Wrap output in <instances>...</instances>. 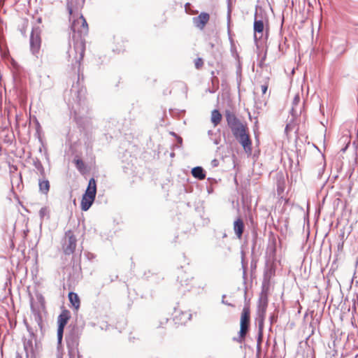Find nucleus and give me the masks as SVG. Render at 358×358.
I'll return each mask as SVG.
<instances>
[{
    "label": "nucleus",
    "instance_id": "f257e3e1",
    "mask_svg": "<svg viewBox=\"0 0 358 358\" xmlns=\"http://www.w3.org/2000/svg\"><path fill=\"white\" fill-rule=\"evenodd\" d=\"M85 0H67L66 7L71 15V29L73 32V46L69 43L67 51L69 62H71L73 69L79 67L80 62L83 59L85 52V43L82 38L88 33V24L86 20L79 11L83 7Z\"/></svg>",
    "mask_w": 358,
    "mask_h": 358
},
{
    "label": "nucleus",
    "instance_id": "f03ea898",
    "mask_svg": "<svg viewBox=\"0 0 358 358\" xmlns=\"http://www.w3.org/2000/svg\"><path fill=\"white\" fill-rule=\"evenodd\" d=\"M76 86L73 85L71 89V93H74L77 94V103L76 106H73V109L74 110L75 115L78 117H82L84 116L88 110V107L85 104V90L81 88L78 90H76Z\"/></svg>",
    "mask_w": 358,
    "mask_h": 358
},
{
    "label": "nucleus",
    "instance_id": "7ed1b4c3",
    "mask_svg": "<svg viewBox=\"0 0 358 358\" xmlns=\"http://www.w3.org/2000/svg\"><path fill=\"white\" fill-rule=\"evenodd\" d=\"M41 29L38 27H33L30 38H29V43H30V50L31 53L35 55L36 57H38V55L39 54L41 45Z\"/></svg>",
    "mask_w": 358,
    "mask_h": 358
},
{
    "label": "nucleus",
    "instance_id": "20e7f679",
    "mask_svg": "<svg viewBox=\"0 0 358 358\" xmlns=\"http://www.w3.org/2000/svg\"><path fill=\"white\" fill-rule=\"evenodd\" d=\"M250 327V309L244 307L241 313L240 322L239 338L237 341L242 343L249 330Z\"/></svg>",
    "mask_w": 358,
    "mask_h": 358
},
{
    "label": "nucleus",
    "instance_id": "39448f33",
    "mask_svg": "<svg viewBox=\"0 0 358 358\" xmlns=\"http://www.w3.org/2000/svg\"><path fill=\"white\" fill-rule=\"evenodd\" d=\"M76 242L77 240L73 233L71 230L67 231L62 241V249L65 255H69L74 252Z\"/></svg>",
    "mask_w": 358,
    "mask_h": 358
},
{
    "label": "nucleus",
    "instance_id": "423d86ee",
    "mask_svg": "<svg viewBox=\"0 0 358 358\" xmlns=\"http://www.w3.org/2000/svg\"><path fill=\"white\" fill-rule=\"evenodd\" d=\"M80 335V329L76 327H73L66 335V340L69 352L78 350Z\"/></svg>",
    "mask_w": 358,
    "mask_h": 358
},
{
    "label": "nucleus",
    "instance_id": "0eeeda50",
    "mask_svg": "<svg viewBox=\"0 0 358 358\" xmlns=\"http://www.w3.org/2000/svg\"><path fill=\"white\" fill-rule=\"evenodd\" d=\"M267 306H268L267 295L266 294H262V295L259 299L258 306H257L258 326L264 325Z\"/></svg>",
    "mask_w": 358,
    "mask_h": 358
},
{
    "label": "nucleus",
    "instance_id": "6e6552de",
    "mask_svg": "<svg viewBox=\"0 0 358 358\" xmlns=\"http://www.w3.org/2000/svg\"><path fill=\"white\" fill-rule=\"evenodd\" d=\"M238 143L242 145L243 148L247 153L252 152V141L250 138L248 132L240 134L235 138Z\"/></svg>",
    "mask_w": 358,
    "mask_h": 358
},
{
    "label": "nucleus",
    "instance_id": "1a4fd4ad",
    "mask_svg": "<svg viewBox=\"0 0 358 358\" xmlns=\"http://www.w3.org/2000/svg\"><path fill=\"white\" fill-rule=\"evenodd\" d=\"M210 20V15L208 13L202 12L197 17H194L192 18V22L194 25L199 29L200 30H203Z\"/></svg>",
    "mask_w": 358,
    "mask_h": 358
},
{
    "label": "nucleus",
    "instance_id": "9d476101",
    "mask_svg": "<svg viewBox=\"0 0 358 358\" xmlns=\"http://www.w3.org/2000/svg\"><path fill=\"white\" fill-rule=\"evenodd\" d=\"M264 28V25L263 21L257 19V13H255L254 21V40L255 42H257V41L262 38Z\"/></svg>",
    "mask_w": 358,
    "mask_h": 358
},
{
    "label": "nucleus",
    "instance_id": "9b49d317",
    "mask_svg": "<svg viewBox=\"0 0 358 358\" xmlns=\"http://www.w3.org/2000/svg\"><path fill=\"white\" fill-rule=\"evenodd\" d=\"M96 180L94 178H92L90 179L88 185L87 187V189L85 190V194L83 196H86L87 197H96Z\"/></svg>",
    "mask_w": 358,
    "mask_h": 358
},
{
    "label": "nucleus",
    "instance_id": "f8f14e48",
    "mask_svg": "<svg viewBox=\"0 0 358 358\" xmlns=\"http://www.w3.org/2000/svg\"><path fill=\"white\" fill-rule=\"evenodd\" d=\"M245 229V224L241 217L237 218L234 222V231L238 238H241Z\"/></svg>",
    "mask_w": 358,
    "mask_h": 358
},
{
    "label": "nucleus",
    "instance_id": "ddd939ff",
    "mask_svg": "<svg viewBox=\"0 0 358 358\" xmlns=\"http://www.w3.org/2000/svg\"><path fill=\"white\" fill-rule=\"evenodd\" d=\"M50 182L48 179L45 178V177H42L41 178L38 179V188L39 192L42 194H48L49 190H50Z\"/></svg>",
    "mask_w": 358,
    "mask_h": 358
},
{
    "label": "nucleus",
    "instance_id": "4468645a",
    "mask_svg": "<svg viewBox=\"0 0 358 358\" xmlns=\"http://www.w3.org/2000/svg\"><path fill=\"white\" fill-rule=\"evenodd\" d=\"M70 312L67 310H64L58 316L57 323L58 327L64 328L70 319Z\"/></svg>",
    "mask_w": 358,
    "mask_h": 358
},
{
    "label": "nucleus",
    "instance_id": "2eb2a0df",
    "mask_svg": "<svg viewBox=\"0 0 358 358\" xmlns=\"http://www.w3.org/2000/svg\"><path fill=\"white\" fill-rule=\"evenodd\" d=\"M95 198L93 197H87L86 196L83 195V198L81 200V209L83 211H87L92 206L94 203Z\"/></svg>",
    "mask_w": 358,
    "mask_h": 358
},
{
    "label": "nucleus",
    "instance_id": "dca6fc26",
    "mask_svg": "<svg viewBox=\"0 0 358 358\" xmlns=\"http://www.w3.org/2000/svg\"><path fill=\"white\" fill-rule=\"evenodd\" d=\"M224 116L227 122L228 127L231 124L238 122L240 120L236 116V115L229 110H226Z\"/></svg>",
    "mask_w": 358,
    "mask_h": 358
},
{
    "label": "nucleus",
    "instance_id": "f3484780",
    "mask_svg": "<svg viewBox=\"0 0 358 358\" xmlns=\"http://www.w3.org/2000/svg\"><path fill=\"white\" fill-rule=\"evenodd\" d=\"M192 175L199 180H203L206 178L204 169L201 166H196L192 169Z\"/></svg>",
    "mask_w": 358,
    "mask_h": 358
},
{
    "label": "nucleus",
    "instance_id": "a211bd4d",
    "mask_svg": "<svg viewBox=\"0 0 358 358\" xmlns=\"http://www.w3.org/2000/svg\"><path fill=\"white\" fill-rule=\"evenodd\" d=\"M69 301L72 304L73 307L76 310H78V308H80V303L78 295L75 292H71L69 294Z\"/></svg>",
    "mask_w": 358,
    "mask_h": 358
},
{
    "label": "nucleus",
    "instance_id": "6ab92c4d",
    "mask_svg": "<svg viewBox=\"0 0 358 358\" xmlns=\"http://www.w3.org/2000/svg\"><path fill=\"white\" fill-rule=\"evenodd\" d=\"M210 120L214 127L217 126L220 123L222 120V114L220 113L218 110L214 109L211 112Z\"/></svg>",
    "mask_w": 358,
    "mask_h": 358
},
{
    "label": "nucleus",
    "instance_id": "aec40b11",
    "mask_svg": "<svg viewBox=\"0 0 358 358\" xmlns=\"http://www.w3.org/2000/svg\"><path fill=\"white\" fill-rule=\"evenodd\" d=\"M334 50L336 52L338 56H341L343 54H344L347 50L346 46L347 43L344 41H340V43L338 45L334 44Z\"/></svg>",
    "mask_w": 358,
    "mask_h": 358
},
{
    "label": "nucleus",
    "instance_id": "412c9836",
    "mask_svg": "<svg viewBox=\"0 0 358 358\" xmlns=\"http://www.w3.org/2000/svg\"><path fill=\"white\" fill-rule=\"evenodd\" d=\"M300 102V96L299 94H296L292 101V106L291 109V113L293 116H296L299 114V112L296 109V106L299 105ZM301 113V110L299 111Z\"/></svg>",
    "mask_w": 358,
    "mask_h": 358
},
{
    "label": "nucleus",
    "instance_id": "4be33fe9",
    "mask_svg": "<svg viewBox=\"0 0 358 358\" xmlns=\"http://www.w3.org/2000/svg\"><path fill=\"white\" fill-rule=\"evenodd\" d=\"M33 165L36 168V169L38 171L40 176L41 177L45 176V172L43 164L41 161L38 158H35L33 159Z\"/></svg>",
    "mask_w": 358,
    "mask_h": 358
},
{
    "label": "nucleus",
    "instance_id": "5701e85b",
    "mask_svg": "<svg viewBox=\"0 0 358 358\" xmlns=\"http://www.w3.org/2000/svg\"><path fill=\"white\" fill-rule=\"evenodd\" d=\"M31 313L34 315L35 321L38 324H40L42 321V317L41 315L40 310L38 309H37L32 303H31Z\"/></svg>",
    "mask_w": 358,
    "mask_h": 358
},
{
    "label": "nucleus",
    "instance_id": "b1692460",
    "mask_svg": "<svg viewBox=\"0 0 358 358\" xmlns=\"http://www.w3.org/2000/svg\"><path fill=\"white\" fill-rule=\"evenodd\" d=\"M263 329H264V325L263 326H258V336H257V350L259 351L261 350V345L263 339Z\"/></svg>",
    "mask_w": 358,
    "mask_h": 358
},
{
    "label": "nucleus",
    "instance_id": "393cba45",
    "mask_svg": "<svg viewBox=\"0 0 358 358\" xmlns=\"http://www.w3.org/2000/svg\"><path fill=\"white\" fill-rule=\"evenodd\" d=\"M192 315L188 312H182L181 313V317L180 319V322L178 323L181 324H185L189 320H191ZM176 323H178L176 321Z\"/></svg>",
    "mask_w": 358,
    "mask_h": 358
},
{
    "label": "nucleus",
    "instance_id": "a878e982",
    "mask_svg": "<svg viewBox=\"0 0 358 358\" xmlns=\"http://www.w3.org/2000/svg\"><path fill=\"white\" fill-rule=\"evenodd\" d=\"M248 132V128L245 124H243L239 128H237L235 131L232 132L234 136L236 138L240 134H243L244 133Z\"/></svg>",
    "mask_w": 358,
    "mask_h": 358
},
{
    "label": "nucleus",
    "instance_id": "bb28decb",
    "mask_svg": "<svg viewBox=\"0 0 358 358\" xmlns=\"http://www.w3.org/2000/svg\"><path fill=\"white\" fill-rule=\"evenodd\" d=\"M39 217L41 220H43L45 217L49 218V210L47 207H43L39 210Z\"/></svg>",
    "mask_w": 358,
    "mask_h": 358
},
{
    "label": "nucleus",
    "instance_id": "cd10ccee",
    "mask_svg": "<svg viewBox=\"0 0 358 358\" xmlns=\"http://www.w3.org/2000/svg\"><path fill=\"white\" fill-rule=\"evenodd\" d=\"M64 329L63 327H58L57 328V342L59 344L62 343V338H63V334H64Z\"/></svg>",
    "mask_w": 358,
    "mask_h": 358
},
{
    "label": "nucleus",
    "instance_id": "c85d7f7f",
    "mask_svg": "<svg viewBox=\"0 0 358 358\" xmlns=\"http://www.w3.org/2000/svg\"><path fill=\"white\" fill-rule=\"evenodd\" d=\"M243 124L239 120L238 122L236 123H234L233 124H231V126H229V127L230 128L231 132H233L234 131H235L237 128H239L241 126H242Z\"/></svg>",
    "mask_w": 358,
    "mask_h": 358
},
{
    "label": "nucleus",
    "instance_id": "c756f323",
    "mask_svg": "<svg viewBox=\"0 0 358 358\" xmlns=\"http://www.w3.org/2000/svg\"><path fill=\"white\" fill-rule=\"evenodd\" d=\"M203 60L201 58H197L195 60L194 65H195L196 69H199L203 66Z\"/></svg>",
    "mask_w": 358,
    "mask_h": 358
},
{
    "label": "nucleus",
    "instance_id": "7c9ffc66",
    "mask_svg": "<svg viewBox=\"0 0 358 358\" xmlns=\"http://www.w3.org/2000/svg\"><path fill=\"white\" fill-rule=\"evenodd\" d=\"M69 358H81L80 355H79V351H70L69 352Z\"/></svg>",
    "mask_w": 358,
    "mask_h": 358
},
{
    "label": "nucleus",
    "instance_id": "2f4dec72",
    "mask_svg": "<svg viewBox=\"0 0 358 358\" xmlns=\"http://www.w3.org/2000/svg\"><path fill=\"white\" fill-rule=\"evenodd\" d=\"M269 320H270L271 324H273L274 322H275L277 321V316L275 315L274 314L271 315L269 317Z\"/></svg>",
    "mask_w": 358,
    "mask_h": 358
},
{
    "label": "nucleus",
    "instance_id": "473e14b6",
    "mask_svg": "<svg viewBox=\"0 0 358 358\" xmlns=\"http://www.w3.org/2000/svg\"><path fill=\"white\" fill-rule=\"evenodd\" d=\"M268 90V85L264 84L261 85V90L263 94H266Z\"/></svg>",
    "mask_w": 358,
    "mask_h": 358
},
{
    "label": "nucleus",
    "instance_id": "72a5a7b5",
    "mask_svg": "<svg viewBox=\"0 0 358 358\" xmlns=\"http://www.w3.org/2000/svg\"><path fill=\"white\" fill-rule=\"evenodd\" d=\"M219 165V161L216 159H214L211 161L212 167H217Z\"/></svg>",
    "mask_w": 358,
    "mask_h": 358
},
{
    "label": "nucleus",
    "instance_id": "f704fd0d",
    "mask_svg": "<svg viewBox=\"0 0 358 358\" xmlns=\"http://www.w3.org/2000/svg\"><path fill=\"white\" fill-rule=\"evenodd\" d=\"M36 133H39V131L41 129V125L37 120H36Z\"/></svg>",
    "mask_w": 358,
    "mask_h": 358
},
{
    "label": "nucleus",
    "instance_id": "c9c22d12",
    "mask_svg": "<svg viewBox=\"0 0 358 358\" xmlns=\"http://www.w3.org/2000/svg\"><path fill=\"white\" fill-rule=\"evenodd\" d=\"M228 35H229V41H230L231 43L232 44L234 41H233V39L231 36V31H230L229 27H228Z\"/></svg>",
    "mask_w": 358,
    "mask_h": 358
},
{
    "label": "nucleus",
    "instance_id": "e433bc0d",
    "mask_svg": "<svg viewBox=\"0 0 358 358\" xmlns=\"http://www.w3.org/2000/svg\"><path fill=\"white\" fill-rule=\"evenodd\" d=\"M182 139L181 137L178 136V142L181 145L182 144Z\"/></svg>",
    "mask_w": 358,
    "mask_h": 358
},
{
    "label": "nucleus",
    "instance_id": "4c0bfd02",
    "mask_svg": "<svg viewBox=\"0 0 358 358\" xmlns=\"http://www.w3.org/2000/svg\"><path fill=\"white\" fill-rule=\"evenodd\" d=\"M76 164H77L78 165H80V164H83V162H82L81 160H80V159H78V160L76 161Z\"/></svg>",
    "mask_w": 358,
    "mask_h": 358
},
{
    "label": "nucleus",
    "instance_id": "58836bf2",
    "mask_svg": "<svg viewBox=\"0 0 358 358\" xmlns=\"http://www.w3.org/2000/svg\"><path fill=\"white\" fill-rule=\"evenodd\" d=\"M206 285V284H203L202 286H200L199 288L201 289V290H203Z\"/></svg>",
    "mask_w": 358,
    "mask_h": 358
},
{
    "label": "nucleus",
    "instance_id": "ea45409f",
    "mask_svg": "<svg viewBox=\"0 0 358 358\" xmlns=\"http://www.w3.org/2000/svg\"><path fill=\"white\" fill-rule=\"evenodd\" d=\"M208 134L209 136L213 135V131H212V130H209V131H208Z\"/></svg>",
    "mask_w": 358,
    "mask_h": 358
},
{
    "label": "nucleus",
    "instance_id": "a19ab883",
    "mask_svg": "<svg viewBox=\"0 0 358 358\" xmlns=\"http://www.w3.org/2000/svg\"><path fill=\"white\" fill-rule=\"evenodd\" d=\"M222 303H224V304H227V305H228V306H229V305H230V303H227V302H226V301H224V299H222Z\"/></svg>",
    "mask_w": 358,
    "mask_h": 358
},
{
    "label": "nucleus",
    "instance_id": "79ce46f5",
    "mask_svg": "<svg viewBox=\"0 0 358 358\" xmlns=\"http://www.w3.org/2000/svg\"><path fill=\"white\" fill-rule=\"evenodd\" d=\"M230 10L229 9V11H228V18L229 20L230 19Z\"/></svg>",
    "mask_w": 358,
    "mask_h": 358
},
{
    "label": "nucleus",
    "instance_id": "37998d69",
    "mask_svg": "<svg viewBox=\"0 0 358 358\" xmlns=\"http://www.w3.org/2000/svg\"><path fill=\"white\" fill-rule=\"evenodd\" d=\"M210 47H211L212 48L214 47L213 43H210Z\"/></svg>",
    "mask_w": 358,
    "mask_h": 358
},
{
    "label": "nucleus",
    "instance_id": "c03bdc74",
    "mask_svg": "<svg viewBox=\"0 0 358 358\" xmlns=\"http://www.w3.org/2000/svg\"><path fill=\"white\" fill-rule=\"evenodd\" d=\"M57 358H62V355H60L59 354L57 355Z\"/></svg>",
    "mask_w": 358,
    "mask_h": 358
},
{
    "label": "nucleus",
    "instance_id": "a18cd8bd",
    "mask_svg": "<svg viewBox=\"0 0 358 358\" xmlns=\"http://www.w3.org/2000/svg\"><path fill=\"white\" fill-rule=\"evenodd\" d=\"M245 271L244 270V271H243V275L245 276Z\"/></svg>",
    "mask_w": 358,
    "mask_h": 358
},
{
    "label": "nucleus",
    "instance_id": "49530a36",
    "mask_svg": "<svg viewBox=\"0 0 358 358\" xmlns=\"http://www.w3.org/2000/svg\"><path fill=\"white\" fill-rule=\"evenodd\" d=\"M17 358H19V357H17ZM20 358H21V357H20Z\"/></svg>",
    "mask_w": 358,
    "mask_h": 358
}]
</instances>
